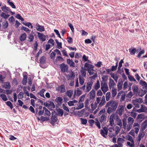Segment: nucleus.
Returning <instances> with one entry per match:
<instances>
[{
    "instance_id": "obj_2",
    "label": "nucleus",
    "mask_w": 147,
    "mask_h": 147,
    "mask_svg": "<svg viewBox=\"0 0 147 147\" xmlns=\"http://www.w3.org/2000/svg\"><path fill=\"white\" fill-rule=\"evenodd\" d=\"M101 89L104 94H105L109 90V88L106 82L102 81L101 82Z\"/></svg>"
},
{
    "instance_id": "obj_36",
    "label": "nucleus",
    "mask_w": 147,
    "mask_h": 147,
    "mask_svg": "<svg viewBox=\"0 0 147 147\" xmlns=\"http://www.w3.org/2000/svg\"><path fill=\"white\" fill-rule=\"evenodd\" d=\"M8 25L7 22L5 20V22H3L2 23V28L3 29H5L7 28Z\"/></svg>"
},
{
    "instance_id": "obj_4",
    "label": "nucleus",
    "mask_w": 147,
    "mask_h": 147,
    "mask_svg": "<svg viewBox=\"0 0 147 147\" xmlns=\"http://www.w3.org/2000/svg\"><path fill=\"white\" fill-rule=\"evenodd\" d=\"M60 68L62 72L64 73L65 72H67L69 67L67 65H65L64 63H62L60 65Z\"/></svg>"
},
{
    "instance_id": "obj_1",
    "label": "nucleus",
    "mask_w": 147,
    "mask_h": 147,
    "mask_svg": "<svg viewBox=\"0 0 147 147\" xmlns=\"http://www.w3.org/2000/svg\"><path fill=\"white\" fill-rule=\"evenodd\" d=\"M118 105L117 102L114 100H111L106 103L105 107V108H108L107 112L110 114L112 112L116 110Z\"/></svg>"
},
{
    "instance_id": "obj_48",
    "label": "nucleus",
    "mask_w": 147,
    "mask_h": 147,
    "mask_svg": "<svg viewBox=\"0 0 147 147\" xmlns=\"http://www.w3.org/2000/svg\"><path fill=\"white\" fill-rule=\"evenodd\" d=\"M23 24L24 25L28 26L29 28L30 27H29L30 26V27L31 29H32L33 28V26L32 25V24L30 22H27L26 23H24Z\"/></svg>"
},
{
    "instance_id": "obj_44",
    "label": "nucleus",
    "mask_w": 147,
    "mask_h": 147,
    "mask_svg": "<svg viewBox=\"0 0 147 147\" xmlns=\"http://www.w3.org/2000/svg\"><path fill=\"white\" fill-rule=\"evenodd\" d=\"M89 100L88 98H86L84 102L85 107L86 108H88V105H89Z\"/></svg>"
},
{
    "instance_id": "obj_63",
    "label": "nucleus",
    "mask_w": 147,
    "mask_h": 147,
    "mask_svg": "<svg viewBox=\"0 0 147 147\" xmlns=\"http://www.w3.org/2000/svg\"><path fill=\"white\" fill-rule=\"evenodd\" d=\"M123 62V59L121 60L119 63V67H118V69L119 70L121 67L122 66V64Z\"/></svg>"
},
{
    "instance_id": "obj_11",
    "label": "nucleus",
    "mask_w": 147,
    "mask_h": 147,
    "mask_svg": "<svg viewBox=\"0 0 147 147\" xmlns=\"http://www.w3.org/2000/svg\"><path fill=\"white\" fill-rule=\"evenodd\" d=\"M67 62L70 67L74 68L75 66V64L72 59H67Z\"/></svg>"
},
{
    "instance_id": "obj_61",
    "label": "nucleus",
    "mask_w": 147,
    "mask_h": 147,
    "mask_svg": "<svg viewBox=\"0 0 147 147\" xmlns=\"http://www.w3.org/2000/svg\"><path fill=\"white\" fill-rule=\"evenodd\" d=\"M144 114H139L137 117V118L138 119H142L144 118Z\"/></svg>"
},
{
    "instance_id": "obj_16",
    "label": "nucleus",
    "mask_w": 147,
    "mask_h": 147,
    "mask_svg": "<svg viewBox=\"0 0 147 147\" xmlns=\"http://www.w3.org/2000/svg\"><path fill=\"white\" fill-rule=\"evenodd\" d=\"M132 103L136 107L139 108V104L140 103H139V100L138 99H136V100H133L132 101Z\"/></svg>"
},
{
    "instance_id": "obj_40",
    "label": "nucleus",
    "mask_w": 147,
    "mask_h": 147,
    "mask_svg": "<svg viewBox=\"0 0 147 147\" xmlns=\"http://www.w3.org/2000/svg\"><path fill=\"white\" fill-rule=\"evenodd\" d=\"M140 84L142 86H144L146 89L147 88V83L146 82L143 81L142 80H140Z\"/></svg>"
},
{
    "instance_id": "obj_27",
    "label": "nucleus",
    "mask_w": 147,
    "mask_h": 147,
    "mask_svg": "<svg viewBox=\"0 0 147 147\" xmlns=\"http://www.w3.org/2000/svg\"><path fill=\"white\" fill-rule=\"evenodd\" d=\"M26 35L25 33L22 34L20 38V39L21 41H24L26 39Z\"/></svg>"
},
{
    "instance_id": "obj_35",
    "label": "nucleus",
    "mask_w": 147,
    "mask_h": 147,
    "mask_svg": "<svg viewBox=\"0 0 147 147\" xmlns=\"http://www.w3.org/2000/svg\"><path fill=\"white\" fill-rule=\"evenodd\" d=\"M45 57L44 56H42L40 59V63L41 64H43L45 63Z\"/></svg>"
},
{
    "instance_id": "obj_23",
    "label": "nucleus",
    "mask_w": 147,
    "mask_h": 147,
    "mask_svg": "<svg viewBox=\"0 0 147 147\" xmlns=\"http://www.w3.org/2000/svg\"><path fill=\"white\" fill-rule=\"evenodd\" d=\"M55 101L57 103L61 104L63 101V99L60 96L58 97L55 99Z\"/></svg>"
},
{
    "instance_id": "obj_24",
    "label": "nucleus",
    "mask_w": 147,
    "mask_h": 147,
    "mask_svg": "<svg viewBox=\"0 0 147 147\" xmlns=\"http://www.w3.org/2000/svg\"><path fill=\"white\" fill-rule=\"evenodd\" d=\"M73 94V91L71 90H67L65 93L66 94L67 96L69 98L71 97Z\"/></svg>"
},
{
    "instance_id": "obj_28",
    "label": "nucleus",
    "mask_w": 147,
    "mask_h": 147,
    "mask_svg": "<svg viewBox=\"0 0 147 147\" xmlns=\"http://www.w3.org/2000/svg\"><path fill=\"white\" fill-rule=\"evenodd\" d=\"M81 73L82 76L85 78L86 77V71L83 67L81 68Z\"/></svg>"
},
{
    "instance_id": "obj_3",
    "label": "nucleus",
    "mask_w": 147,
    "mask_h": 147,
    "mask_svg": "<svg viewBox=\"0 0 147 147\" xmlns=\"http://www.w3.org/2000/svg\"><path fill=\"white\" fill-rule=\"evenodd\" d=\"M93 84V82L92 81H88L86 83V92H88L91 90Z\"/></svg>"
},
{
    "instance_id": "obj_34",
    "label": "nucleus",
    "mask_w": 147,
    "mask_h": 147,
    "mask_svg": "<svg viewBox=\"0 0 147 147\" xmlns=\"http://www.w3.org/2000/svg\"><path fill=\"white\" fill-rule=\"evenodd\" d=\"M127 121L128 123L132 125L134 120L132 118L129 117L127 119Z\"/></svg>"
},
{
    "instance_id": "obj_55",
    "label": "nucleus",
    "mask_w": 147,
    "mask_h": 147,
    "mask_svg": "<svg viewBox=\"0 0 147 147\" xmlns=\"http://www.w3.org/2000/svg\"><path fill=\"white\" fill-rule=\"evenodd\" d=\"M62 108L65 111H66L67 112H69V109L64 104H62Z\"/></svg>"
},
{
    "instance_id": "obj_29",
    "label": "nucleus",
    "mask_w": 147,
    "mask_h": 147,
    "mask_svg": "<svg viewBox=\"0 0 147 147\" xmlns=\"http://www.w3.org/2000/svg\"><path fill=\"white\" fill-rule=\"evenodd\" d=\"M111 92L112 93V96L114 97L117 94V89L115 88H112Z\"/></svg>"
},
{
    "instance_id": "obj_6",
    "label": "nucleus",
    "mask_w": 147,
    "mask_h": 147,
    "mask_svg": "<svg viewBox=\"0 0 147 147\" xmlns=\"http://www.w3.org/2000/svg\"><path fill=\"white\" fill-rule=\"evenodd\" d=\"M108 132V129L106 127H103V129L100 130V134L104 138H106V135L107 134Z\"/></svg>"
},
{
    "instance_id": "obj_7",
    "label": "nucleus",
    "mask_w": 147,
    "mask_h": 147,
    "mask_svg": "<svg viewBox=\"0 0 147 147\" xmlns=\"http://www.w3.org/2000/svg\"><path fill=\"white\" fill-rule=\"evenodd\" d=\"M109 85L110 89L111 88H114V86H116V84L114 80L111 78L109 79Z\"/></svg>"
},
{
    "instance_id": "obj_49",
    "label": "nucleus",
    "mask_w": 147,
    "mask_h": 147,
    "mask_svg": "<svg viewBox=\"0 0 147 147\" xmlns=\"http://www.w3.org/2000/svg\"><path fill=\"white\" fill-rule=\"evenodd\" d=\"M79 105L78 107L76 108V109L79 110L81 109L84 107V104L82 103L79 104Z\"/></svg>"
},
{
    "instance_id": "obj_32",
    "label": "nucleus",
    "mask_w": 147,
    "mask_h": 147,
    "mask_svg": "<svg viewBox=\"0 0 147 147\" xmlns=\"http://www.w3.org/2000/svg\"><path fill=\"white\" fill-rule=\"evenodd\" d=\"M78 101L76 100H74L73 101H70L67 102L68 105L69 106H71L74 105V103H76Z\"/></svg>"
},
{
    "instance_id": "obj_39",
    "label": "nucleus",
    "mask_w": 147,
    "mask_h": 147,
    "mask_svg": "<svg viewBox=\"0 0 147 147\" xmlns=\"http://www.w3.org/2000/svg\"><path fill=\"white\" fill-rule=\"evenodd\" d=\"M123 124V128L124 129H126V124L127 123V120L126 119L124 118L122 120Z\"/></svg>"
},
{
    "instance_id": "obj_33",
    "label": "nucleus",
    "mask_w": 147,
    "mask_h": 147,
    "mask_svg": "<svg viewBox=\"0 0 147 147\" xmlns=\"http://www.w3.org/2000/svg\"><path fill=\"white\" fill-rule=\"evenodd\" d=\"M129 51L130 54L131 55H134L137 52V50L135 48H134L132 49L130 48L129 49Z\"/></svg>"
},
{
    "instance_id": "obj_54",
    "label": "nucleus",
    "mask_w": 147,
    "mask_h": 147,
    "mask_svg": "<svg viewBox=\"0 0 147 147\" xmlns=\"http://www.w3.org/2000/svg\"><path fill=\"white\" fill-rule=\"evenodd\" d=\"M128 86V83L127 82H125L124 83L123 89L124 90H126Z\"/></svg>"
},
{
    "instance_id": "obj_8",
    "label": "nucleus",
    "mask_w": 147,
    "mask_h": 147,
    "mask_svg": "<svg viewBox=\"0 0 147 147\" xmlns=\"http://www.w3.org/2000/svg\"><path fill=\"white\" fill-rule=\"evenodd\" d=\"M37 34L40 40L42 41H44L46 40V36L44 34L42 33H41L39 32H37Z\"/></svg>"
},
{
    "instance_id": "obj_37",
    "label": "nucleus",
    "mask_w": 147,
    "mask_h": 147,
    "mask_svg": "<svg viewBox=\"0 0 147 147\" xmlns=\"http://www.w3.org/2000/svg\"><path fill=\"white\" fill-rule=\"evenodd\" d=\"M48 107H50L51 108H55V105L53 102L49 101Z\"/></svg>"
},
{
    "instance_id": "obj_47",
    "label": "nucleus",
    "mask_w": 147,
    "mask_h": 147,
    "mask_svg": "<svg viewBox=\"0 0 147 147\" xmlns=\"http://www.w3.org/2000/svg\"><path fill=\"white\" fill-rule=\"evenodd\" d=\"M81 122L82 124L85 125L87 123V120L85 119L80 118Z\"/></svg>"
},
{
    "instance_id": "obj_5",
    "label": "nucleus",
    "mask_w": 147,
    "mask_h": 147,
    "mask_svg": "<svg viewBox=\"0 0 147 147\" xmlns=\"http://www.w3.org/2000/svg\"><path fill=\"white\" fill-rule=\"evenodd\" d=\"M124 111V107L123 106L121 105L119 106L116 111V113L121 116L122 115V113Z\"/></svg>"
},
{
    "instance_id": "obj_17",
    "label": "nucleus",
    "mask_w": 147,
    "mask_h": 147,
    "mask_svg": "<svg viewBox=\"0 0 147 147\" xmlns=\"http://www.w3.org/2000/svg\"><path fill=\"white\" fill-rule=\"evenodd\" d=\"M82 93V91L80 89L78 88H77V90L74 91V96L76 95L77 96H79Z\"/></svg>"
},
{
    "instance_id": "obj_10",
    "label": "nucleus",
    "mask_w": 147,
    "mask_h": 147,
    "mask_svg": "<svg viewBox=\"0 0 147 147\" xmlns=\"http://www.w3.org/2000/svg\"><path fill=\"white\" fill-rule=\"evenodd\" d=\"M123 81L121 80H119L117 84V89L118 91L122 90L123 88Z\"/></svg>"
},
{
    "instance_id": "obj_56",
    "label": "nucleus",
    "mask_w": 147,
    "mask_h": 147,
    "mask_svg": "<svg viewBox=\"0 0 147 147\" xmlns=\"http://www.w3.org/2000/svg\"><path fill=\"white\" fill-rule=\"evenodd\" d=\"M67 78H69L73 79L75 77V76L74 74V73L72 71L71 74V75H67Z\"/></svg>"
},
{
    "instance_id": "obj_50",
    "label": "nucleus",
    "mask_w": 147,
    "mask_h": 147,
    "mask_svg": "<svg viewBox=\"0 0 147 147\" xmlns=\"http://www.w3.org/2000/svg\"><path fill=\"white\" fill-rule=\"evenodd\" d=\"M18 98L22 99L24 97V93L22 92H20L18 95Z\"/></svg>"
},
{
    "instance_id": "obj_62",
    "label": "nucleus",
    "mask_w": 147,
    "mask_h": 147,
    "mask_svg": "<svg viewBox=\"0 0 147 147\" xmlns=\"http://www.w3.org/2000/svg\"><path fill=\"white\" fill-rule=\"evenodd\" d=\"M101 100V97H97L96 98V100L95 102V104H96L97 105L100 103V101Z\"/></svg>"
},
{
    "instance_id": "obj_31",
    "label": "nucleus",
    "mask_w": 147,
    "mask_h": 147,
    "mask_svg": "<svg viewBox=\"0 0 147 147\" xmlns=\"http://www.w3.org/2000/svg\"><path fill=\"white\" fill-rule=\"evenodd\" d=\"M27 77L26 75H24L23 77V79L22 82V84L24 85H25L27 82Z\"/></svg>"
},
{
    "instance_id": "obj_15",
    "label": "nucleus",
    "mask_w": 147,
    "mask_h": 147,
    "mask_svg": "<svg viewBox=\"0 0 147 147\" xmlns=\"http://www.w3.org/2000/svg\"><path fill=\"white\" fill-rule=\"evenodd\" d=\"M1 9L5 13H9V11H10V8L8 7H7L6 5L3 6L1 8Z\"/></svg>"
},
{
    "instance_id": "obj_52",
    "label": "nucleus",
    "mask_w": 147,
    "mask_h": 147,
    "mask_svg": "<svg viewBox=\"0 0 147 147\" xmlns=\"http://www.w3.org/2000/svg\"><path fill=\"white\" fill-rule=\"evenodd\" d=\"M132 90L134 92H137L138 91V88L137 86H134L132 87Z\"/></svg>"
},
{
    "instance_id": "obj_21",
    "label": "nucleus",
    "mask_w": 147,
    "mask_h": 147,
    "mask_svg": "<svg viewBox=\"0 0 147 147\" xmlns=\"http://www.w3.org/2000/svg\"><path fill=\"white\" fill-rule=\"evenodd\" d=\"M6 13L4 12L2 13L1 15V16L5 19L7 20L9 16L10 15L8 14H6Z\"/></svg>"
},
{
    "instance_id": "obj_42",
    "label": "nucleus",
    "mask_w": 147,
    "mask_h": 147,
    "mask_svg": "<svg viewBox=\"0 0 147 147\" xmlns=\"http://www.w3.org/2000/svg\"><path fill=\"white\" fill-rule=\"evenodd\" d=\"M0 96L4 101H6L7 100V98L6 95L4 94H1Z\"/></svg>"
},
{
    "instance_id": "obj_59",
    "label": "nucleus",
    "mask_w": 147,
    "mask_h": 147,
    "mask_svg": "<svg viewBox=\"0 0 147 147\" xmlns=\"http://www.w3.org/2000/svg\"><path fill=\"white\" fill-rule=\"evenodd\" d=\"M128 77L130 81L136 82V80L133 77L129 75L128 76Z\"/></svg>"
},
{
    "instance_id": "obj_13",
    "label": "nucleus",
    "mask_w": 147,
    "mask_h": 147,
    "mask_svg": "<svg viewBox=\"0 0 147 147\" xmlns=\"http://www.w3.org/2000/svg\"><path fill=\"white\" fill-rule=\"evenodd\" d=\"M145 134L143 132H140L139 133V135L137 138V140L138 142H140L142 138H143Z\"/></svg>"
},
{
    "instance_id": "obj_22",
    "label": "nucleus",
    "mask_w": 147,
    "mask_h": 147,
    "mask_svg": "<svg viewBox=\"0 0 147 147\" xmlns=\"http://www.w3.org/2000/svg\"><path fill=\"white\" fill-rule=\"evenodd\" d=\"M57 115L60 116H62L63 114L64 111L61 109H59L57 110Z\"/></svg>"
},
{
    "instance_id": "obj_46",
    "label": "nucleus",
    "mask_w": 147,
    "mask_h": 147,
    "mask_svg": "<svg viewBox=\"0 0 147 147\" xmlns=\"http://www.w3.org/2000/svg\"><path fill=\"white\" fill-rule=\"evenodd\" d=\"M45 91V89H42L40 91L39 93V94H40V96L44 98H45V97L44 94V93Z\"/></svg>"
},
{
    "instance_id": "obj_43",
    "label": "nucleus",
    "mask_w": 147,
    "mask_h": 147,
    "mask_svg": "<svg viewBox=\"0 0 147 147\" xmlns=\"http://www.w3.org/2000/svg\"><path fill=\"white\" fill-rule=\"evenodd\" d=\"M84 66L85 67L88 68V69H92V68L93 67V65L87 63L85 64Z\"/></svg>"
},
{
    "instance_id": "obj_25",
    "label": "nucleus",
    "mask_w": 147,
    "mask_h": 147,
    "mask_svg": "<svg viewBox=\"0 0 147 147\" xmlns=\"http://www.w3.org/2000/svg\"><path fill=\"white\" fill-rule=\"evenodd\" d=\"M59 90L61 93H63L65 92V89L64 85H61L59 87Z\"/></svg>"
},
{
    "instance_id": "obj_51",
    "label": "nucleus",
    "mask_w": 147,
    "mask_h": 147,
    "mask_svg": "<svg viewBox=\"0 0 147 147\" xmlns=\"http://www.w3.org/2000/svg\"><path fill=\"white\" fill-rule=\"evenodd\" d=\"M85 96L84 94L82 95L79 98V102H82L84 101V99L85 98Z\"/></svg>"
},
{
    "instance_id": "obj_38",
    "label": "nucleus",
    "mask_w": 147,
    "mask_h": 147,
    "mask_svg": "<svg viewBox=\"0 0 147 147\" xmlns=\"http://www.w3.org/2000/svg\"><path fill=\"white\" fill-rule=\"evenodd\" d=\"M106 99L107 101H108L110 98L111 97V93L110 92H107L106 94Z\"/></svg>"
},
{
    "instance_id": "obj_19",
    "label": "nucleus",
    "mask_w": 147,
    "mask_h": 147,
    "mask_svg": "<svg viewBox=\"0 0 147 147\" xmlns=\"http://www.w3.org/2000/svg\"><path fill=\"white\" fill-rule=\"evenodd\" d=\"M100 85L99 82L98 80H97L96 83L95 84L94 87V89L96 90H97L100 88Z\"/></svg>"
},
{
    "instance_id": "obj_14",
    "label": "nucleus",
    "mask_w": 147,
    "mask_h": 147,
    "mask_svg": "<svg viewBox=\"0 0 147 147\" xmlns=\"http://www.w3.org/2000/svg\"><path fill=\"white\" fill-rule=\"evenodd\" d=\"M105 97L104 96H103L102 98V99L100 100V103L98 105V107H100L104 105L105 103Z\"/></svg>"
},
{
    "instance_id": "obj_18",
    "label": "nucleus",
    "mask_w": 147,
    "mask_h": 147,
    "mask_svg": "<svg viewBox=\"0 0 147 147\" xmlns=\"http://www.w3.org/2000/svg\"><path fill=\"white\" fill-rule=\"evenodd\" d=\"M11 85L9 82H4L3 87L5 89H9L11 88Z\"/></svg>"
},
{
    "instance_id": "obj_9",
    "label": "nucleus",
    "mask_w": 147,
    "mask_h": 147,
    "mask_svg": "<svg viewBox=\"0 0 147 147\" xmlns=\"http://www.w3.org/2000/svg\"><path fill=\"white\" fill-rule=\"evenodd\" d=\"M88 96H89L90 99H93L95 96V91L92 90L88 93Z\"/></svg>"
},
{
    "instance_id": "obj_60",
    "label": "nucleus",
    "mask_w": 147,
    "mask_h": 147,
    "mask_svg": "<svg viewBox=\"0 0 147 147\" xmlns=\"http://www.w3.org/2000/svg\"><path fill=\"white\" fill-rule=\"evenodd\" d=\"M79 83L81 85H83L84 82V79L83 78H81L80 76L79 78Z\"/></svg>"
},
{
    "instance_id": "obj_20",
    "label": "nucleus",
    "mask_w": 147,
    "mask_h": 147,
    "mask_svg": "<svg viewBox=\"0 0 147 147\" xmlns=\"http://www.w3.org/2000/svg\"><path fill=\"white\" fill-rule=\"evenodd\" d=\"M51 119L52 121L51 123L52 124L55 123L57 121V117L55 115H53V114H52Z\"/></svg>"
},
{
    "instance_id": "obj_58",
    "label": "nucleus",
    "mask_w": 147,
    "mask_h": 147,
    "mask_svg": "<svg viewBox=\"0 0 147 147\" xmlns=\"http://www.w3.org/2000/svg\"><path fill=\"white\" fill-rule=\"evenodd\" d=\"M144 53L145 51L144 50H142L138 54L137 56L138 57L140 58L142 54H144Z\"/></svg>"
},
{
    "instance_id": "obj_41",
    "label": "nucleus",
    "mask_w": 147,
    "mask_h": 147,
    "mask_svg": "<svg viewBox=\"0 0 147 147\" xmlns=\"http://www.w3.org/2000/svg\"><path fill=\"white\" fill-rule=\"evenodd\" d=\"M87 70L89 76H91L94 73V71L93 69H88Z\"/></svg>"
},
{
    "instance_id": "obj_45",
    "label": "nucleus",
    "mask_w": 147,
    "mask_h": 147,
    "mask_svg": "<svg viewBox=\"0 0 147 147\" xmlns=\"http://www.w3.org/2000/svg\"><path fill=\"white\" fill-rule=\"evenodd\" d=\"M28 38L29 40L28 41L29 42H32L34 38V36L31 34H30L28 35Z\"/></svg>"
},
{
    "instance_id": "obj_30",
    "label": "nucleus",
    "mask_w": 147,
    "mask_h": 147,
    "mask_svg": "<svg viewBox=\"0 0 147 147\" xmlns=\"http://www.w3.org/2000/svg\"><path fill=\"white\" fill-rule=\"evenodd\" d=\"M113 117L111 115L110 116L109 119V122L110 123L109 125L111 126H113L114 124Z\"/></svg>"
},
{
    "instance_id": "obj_64",
    "label": "nucleus",
    "mask_w": 147,
    "mask_h": 147,
    "mask_svg": "<svg viewBox=\"0 0 147 147\" xmlns=\"http://www.w3.org/2000/svg\"><path fill=\"white\" fill-rule=\"evenodd\" d=\"M22 29L24 30L27 33H29L30 31L29 29L23 26L22 27Z\"/></svg>"
},
{
    "instance_id": "obj_12",
    "label": "nucleus",
    "mask_w": 147,
    "mask_h": 147,
    "mask_svg": "<svg viewBox=\"0 0 147 147\" xmlns=\"http://www.w3.org/2000/svg\"><path fill=\"white\" fill-rule=\"evenodd\" d=\"M36 28L37 30L39 32H42L45 30V28L44 26H40L38 24H36Z\"/></svg>"
},
{
    "instance_id": "obj_57",
    "label": "nucleus",
    "mask_w": 147,
    "mask_h": 147,
    "mask_svg": "<svg viewBox=\"0 0 147 147\" xmlns=\"http://www.w3.org/2000/svg\"><path fill=\"white\" fill-rule=\"evenodd\" d=\"M106 119V116L105 115H102L100 117V118L99 119L100 121L102 123L103 121L105 120V119Z\"/></svg>"
},
{
    "instance_id": "obj_26",
    "label": "nucleus",
    "mask_w": 147,
    "mask_h": 147,
    "mask_svg": "<svg viewBox=\"0 0 147 147\" xmlns=\"http://www.w3.org/2000/svg\"><path fill=\"white\" fill-rule=\"evenodd\" d=\"M147 127V120L145 121L142 125L141 129L142 130H144Z\"/></svg>"
},
{
    "instance_id": "obj_53",
    "label": "nucleus",
    "mask_w": 147,
    "mask_h": 147,
    "mask_svg": "<svg viewBox=\"0 0 147 147\" xmlns=\"http://www.w3.org/2000/svg\"><path fill=\"white\" fill-rule=\"evenodd\" d=\"M7 105L11 109L13 108L12 104L11 102L10 101H8L6 102Z\"/></svg>"
}]
</instances>
